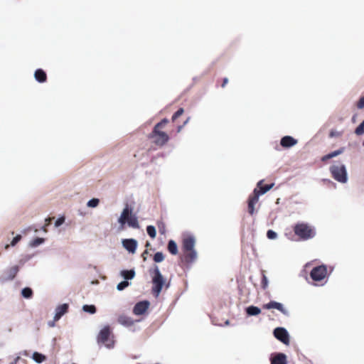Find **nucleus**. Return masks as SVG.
<instances>
[{"label":"nucleus","mask_w":364,"mask_h":364,"mask_svg":"<svg viewBox=\"0 0 364 364\" xmlns=\"http://www.w3.org/2000/svg\"><path fill=\"white\" fill-rule=\"evenodd\" d=\"M225 324L228 325L229 324V321H226Z\"/></svg>","instance_id":"nucleus-58"},{"label":"nucleus","mask_w":364,"mask_h":364,"mask_svg":"<svg viewBox=\"0 0 364 364\" xmlns=\"http://www.w3.org/2000/svg\"><path fill=\"white\" fill-rule=\"evenodd\" d=\"M164 231H165L164 228L161 225V230H160L161 235L164 234Z\"/></svg>","instance_id":"nucleus-51"},{"label":"nucleus","mask_w":364,"mask_h":364,"mask_svg":"<svg viewBox=\"0 0 364 364\" xmlns=\"http://www.w3.org/2000/svg\"><path fill=\"white\" fill-rule=\"evenodd\" d=\"M55 321H55L54 319H53V321H48V326L49 327H54V326H55Z\"/></svg>","instance_id":"nucleus-45"},{"label":"nucleus","mask_w":364,"mask_h":364,"mask_svg":"<svg viewBox=\"0 0 364 364\" xmlns=\"http://www.w3.org/2000/svg\"><path fill=\"white\" fill-rule=\"evenodd\" d=\"M357 107L358 109L364 108V96L360 98L359 101L358 102Z\"/></svg>","instance_id":"nucleus-39"},{"label":"nucleus","mask_w":364,"mask_h":364,"mask_svg":"<svg viewBox=\"0 0 364 364\" xmlns=\"http://www.w3.org/2000/svg\"><path fill=\"white\" fill-rule=\"evenodd\" d=\"M68 310V304H63L58 306L55 309L54 320L58 321Z\"/></svg>","instance_id":"nucleus-14"},{"label":"nucleus","mask_w":364,"mask_h":364,"mask_svg":"<svg viewBox=\"0 0 364 364\" xmlns=\"http://www.w3.org/2000/svg\"><path fill=\"white\" fill-rule=\"evenodd\" d=\"M263 308L265 309H275L279 311L284 316H289V311L284 308L282 303L276 301H270L269 303L264 304Z\"/></svg>","instance_id":"nucleus-11"},{"label":"nucleus","mask_w":364,"mask_h":364,"mask_svg":"<svg viewBox=\"0 0 364 364\" xmlns=\"http://www.w3.org/2000/svg\"><path fill=\"white\" fill-rule=\"evenodd\" d=\"M154 132L156 134H159V122L155 124Z\"/></svg>","instance_id":"nucleus-43"},{"label":"nucleus","mask_w":364,"mask_h":364,"mask_svg":"<svg viewBox=\"0 0 364 364\" xmlns=\"http://www.w3.org/2000/svg\"><path fill=\"white\" fill-rule=\"evenodd\" d=\"M45 240L41 237H37L30 243V246L32 247H36L44 242Z\"/></svg>","instance_id":"nucleus-26"},{"label":"nucleus","mask_w":364,"mask_h":364,"mask_svg":"<svg viewBox=\"0 0 364 364\" xmlns=\"http://www.w3.org/2000/svg\"><path fill=\"white\" fill-rule=\"evenodd\" d=\"M120 275L125 280L132 279L135 277V271L134 269L130 270H122L120 272Z\"/></svg>","instance_id":"nucleus-20"},{"label":"nucleus","mask_w":364,"mask_h":364,"mask_svg":"<svg viewBox=\"0 0 364 364\" xmlns=\"http://www.w3.org/2000/svg\"><path fill=\"white\" fill-rule=\"evenodd\" d=\"M255 204L254 203L248 202V213L252 215L255 213Z\"/></svg>","instance_id":"nucleus-38"},{"label":"nucleus","mask_w":364,"mask_h":364,"mask_svg":"<svg viewBox=\"0 0 364 364\" xmlns=\"http://www.w3.org/2000/svg\"><path fill=\"white\" fill-rule=\"evenodd\" d=\"M65 221V218H58L55 222V227H59Z\"/></svg>","instance_id":"nucleus-40"},{"label":"nucleus","mask_w":364,"mask_h":364,"mask_svg":"<svg viewBox=\"0 0 364 364\" xmlns=\"http://www.w3.org/2000/svg\"><path fill=\"white\" fill-rule=\"evenodd\" d=\"M332 159V157H331V154L329 153V154H328L324 155L323 156H322V158H321V161H327V160H328V159Z\"/></svg>","instance_id":"nucleus-41"},{"label":"nucleus","mask_w":364,"mask_h":364,"mask_svg":"<svg viewBox=\"0 0 364 364\" xmlns=\"http://www.w3.org/2000/svg\"><path fill=\"white\" fill-rule=\"evenodd\" d=\"M333 178L341 183H346L348 181L347 168L345 164L336 162L329 167Z\"/></svg>","instance_id":"nucleus-3"},{"label":"nucleus","mask_w":364,"mask_h":364,"mask_svg":"<svg viewBox=\"0 0 364 364\" xmlns=\"http://www.w3.org/2000/svg\"><path fill=\"white\" fill-rule=\"evenodd\" d=\"M184 112V109L183 108H179L173 115L172 117V119L173 120H175L176 119H177L178 117H180L181 115L183 114V113Z\"/></svg>","instance_id":"nucleus-36"},{"label":"nucleus","mask_w":364,"mask_h":364,"mask_svg":"<svg viewBox=\"0 0 364 364\" xmlns=\"http://www.w3.org/2000/svg\"><path fill=\"white\" fill-rule=\"evenodd\" d=\"M118 322L126 327L134 325V321L129 316L122 315L118 318Z\"/></svg>","instance_id":"nucleus-16"},{"label":"nucleus","mask_w":364,"mask_h":364,"mask_svg":"<svg viewBox=\"0 0 364 364\" xmlns=\"http://www.w3.org/2000/svg\"><path fill=\"white\" fill-rule=\"evenodd\" d=\"M263 181H259L257 184V188L261 195L265 194L274 186V183L262 186Z\"/></svg>","instance_id":"nucleus-18"},{"label":"nucleus","mask_w":364,"mask_h":364,"mask_svg":"<svg viewBox=\"0 0 364 364\" xmlns=\"http://www.w3.org/2000/svg\"><path fill=\"white\" fill-rule=\"evenodd\" d=\"M168 139L169 137L168 134L166 132L161 131V145L166 143L168 141Z\"/></svg>","instance_id":"nucleus-35"},{"label":"nucleus","mask_w":364,"mask_h":364,"mask_svg":"<svg viewBox=\"0 0 364 364\" xmlns=\"http://www.w3.org/2000/svg\"><path fill=\"white\" fill-rule=\"evenodd\" d=\"M363 145L364 146V140H363Z\"/></svg>","instance_id":"nucleus-60"},{"label":"nucleus","mask_w":364,"mask_h":364,"mask_svg":"<svg viewBox=\"0 0 364 364\" xmlns=\"http://www.w3.org/2000/svg\"><path fill=\"white\" fill-rule=\"evenodd\" d=\"M100 203V200L98 198H92L87 203V205L89 208H96Z\"/></svg>","instance_id":"nucleus-31"},{"label":"nucleus","mask_w":364,"mask_h":364,"mask_svg":"<svg viewBox=\"0 0 364 364\" xmlns=\"http://www.w3.org/2000/svg\"><path fill=\"white\" fill-rule=\"evenodd\" d=\"M161 280H160V287H161V291L162 290V289L164 287H165L166 289H168L170 286V284L169 282H166V279L165 278H164V277L161 274V277H160Z\"/></svg>","instance_id":"nucleus-32"},{"label":"nucleus","mask_w":364,"mask_h":364,"mask_svg":"<svg viewBox=\"0 0 364 364\" xmlns=\"http://www.w3.org/2000/svg\"><path fill=\"white\" fill-rule=\"evenodd\" d=\"M195 245L196 239L193 235H188L183 238V255L181 256L183 263L190 265L197 260L198 252L195 249Z\"/></svg>","instance_id":"nucleus-1"},{"label":"nucleus","mask_w":364,"mask_h":364,"mask_svg":"<svg viewBox=\"0 0 364 364\" xmlns=\"http://www.w3.org/2000/svg\"><path fill=\"white\" fill-rule=\"evenodd\" d=\"M20 354L24 356H28V353L26 350L21 352Z\"/></svg>","instance_id":"nucleus-47"},{"label":"nucleus","mask_w":364,"mask_h":364,"mask_svg":"<svg viewBox=\"0 0 364 364\" xmlns=\"http://www.w3.org/2000/svg\"><path fill=\"white\" fill-rule=\"evenodd\" d=\"M297 144V140L291 136H283L280 140V145L284 148H291Z\"/></svg>","instance_id":"nucleus-15"},{"label":"nucleus","mask_w":364,"mask_h":364,"mask_svg":"<svg viewBox=\"0 0 364 364\" xmlns=\"http://www.w3.org/2000/svg\"><path fill=\"white\" fill-rule=\"evenodd\" d=\"M183 125L178 126L177 128V132H180L183 128Z\"/></svg>","instance_id":"nucleus-50"},{"label":"nucleus","mask_w":364,"mask_h":364,"mask_svg":"<svg viewBox=\"0 0 364 364\" xmlns=\"http://www.w3.org/2000/svg\"><path fill=\"white\" fill-rule=\"evenodd\" d=\"M21 295L25 299H30L33 295V291L29 287H25L21 290Z\"/></svg>","instance_id":"nucleus-24"},{"label":"nucleus","mask_w":364,"mask_h":364,"mask_svg":"<svg viewBox=\"0 0 364 364\" xmlns=\"http://www.w3.org/2000/svg\"><path fill=\"white\" fill-rule=\"evenodd\" d=\"M146 232L148 233V235L152 237V238H154L156 235V228L155 227L152 226V225H149L147 226L146 228Z\"/></svg>","instance_id":"nucleus-27"},{"label":"nucleus","mask_w":364,"mask_h":364,"mask_svg":"<svg viewBox=\"0 0 364 364\" xmlns=\"http://www.w3.org/2000/svg\"><path fill=\"white\" fill-rule=\"evenodd\" d=\"M326 275L327 267L325 264L314 267L310 272L311 278L315 282H320L324 279Z\"/></svg>","instance_id":"nucleus-8"},{"label":"nucleus","mask_w":364,"mask_h":364,"mask_svg":"<svg viewBox=\"0 0 364 364\" xmlns=\"http://www.w3.org/2000/svg\"><path fill=\"white\" fill-rule=\"evenodd\" d=\"M260 196L261 194L258 191V189L257 188H255L252 194L249 196L248 202L256 204L258 202Z\"/></svg>","instance_id":"nucleus-22"},{"label":"nucleus","mask_w":364,"mask_h":364,"mask_svg":"<svg viewBox=\"0 0 364 364\" xmlns=\"http://www.w3.org/2000/svg\"><path fill=\"white\" fill-rule=\"evenodd\" d=\"M10 364H16V362H12Z\"/></svg>","instance_id":"nucleus-59"},{"label":"nucleus","mask_w":364,"mask_h":364,"mask_svg":"<svg viewBox=\"0 0 364 364\" xmlns=\"http://www.w3.org/2000/svg\"><path fill=\"white\" fill-rule=\"evenodd\" d=\"M154 260L155 262H159V252H156L154 256Z\"/></svg>","instance_id":"nucleus-44"},{"label":"nucleus","mask_w":364,"mask_h":364,"mask_svg":"<svg viewBox=\"0 0 364 364\" xmlns=\"http://www.w3.org/2000/svg\"><path fill=\"white\" fill-rule=\"evenodd\" d=\"M324 182L331 183V181L330 179H323Z\"/></svg>","instance_id":"nucleus-55"},{"label":"nucleus","mask_w":364,"mask_h":364,"mask_svg":"<svg viewBox=\"0 0 364 364\" xmlns=\"http://www.w3.org/2000/svg\"><path fill=\"white\" fill-rule=\"evenodd\" d=\"M267 237L269 240H274L277 237V233L272 230H269L267 232Z\"/></svg>","instance_id":"nucleus-33"},{"label":"nucleus","mask_w":364,"mask_h":364,"mask_svg":"<svg viewBox=\"0 0 364 364\" xmlns=\"http://www.w3.org/2000/svg\"><path fill=\"white\" fill-rule=\"evenodd\" d=\"M19 360H20V356H17V357L15 358V360H14V362H16V363L17 364V362H18Z\"/></svg>","instance_id":"nucleus-52"},{"label":"nucleus","mask_w":364,"mask_h":364,"mask_svg":"<svg viewBox=\"0 0 364 364\" xmlns=\"http://www.w3.org/2000/svg\"><path fill=\"white\" fill-rule=\"evenodd\" d=\"M228 79L227 77H225L223 79L222 87H224L226 85V84L228 83Z\"/></svg>","instance_id":"nucleus-46"},{"label":"nucleus","mask_w":364,"mask_h":364,"mask_svg":"<svg viewBox=\"0 0 364 364\" xmlns=\"http://www.w3.org/2000/svg\"><path fill=\"white\" fill-rule=\"evenodd\" d=\"M188 121H189V118H188V119L184 122V123H183V126H184V125H186V124L188 122Z\"/></svg>","instance_id":"nucleus-56"},{"label":"nucleus","mask_w":364,"mask_h":364,"mask_svg":"<svg viewBox=\"0 0 364 364\" xmlns=\"http://www.w3.org/2000/svg\"><path fill=\"white\" fill-rule=\"evenodd\" d=\"M110 335L111 332L109 326H105L99 333L98 343H103L109 349L114 348V341L110 338Z\"/></svg>","instance_id":"nucleus-5"},{"label":"nucleus","mask_w":364,"mask_h":364,"mask_svg":"<svg viewBox=\"0 0 364 364\" xmlns=\"http://www.w3.org/2000/svg\"><path fill=\"white\" fill-rule=\"evenodd\" d=\"M168 122V120L166 119H161V126L164 124H166Z\"/></svg>","instance_id":"nucleus-49"},{"label":"nucleus","mask_w":364,"mask_h":364,"mask_svg":"<svg viewBox=\"0 0 364 364\" xmlns=\"http://www.w3.org/2000/svg\"><path fill=\"white\" fill-rule=\"evenodd\" d=\"M355 134L358 136H360L364 134V120L356 127L355 129Z\"/></svg>","instance_id":"nucleus-29"},{"label":"nucleus","mask_w":364,"mask_h":364,"mask_svg":"<svg viewBox=\"0 0 364 364\" xmlns=\"http://www.w3.org/2000/svg\"><path fill=\"white\" fill-rule=\"evenodd\" d=\"M82 310L85 311V312H87V313H90L91 314H93L96 312V308L94 305H84L82 306Z\"/></svg>","instance_id":"nucleus-25"},{"label":"nucleus","mask_w":364,"mask_h":364,"mask_svg":"<svg viewBox=\"0 0 364 364\" xmlns=\"http://www.w3.org/2000/svg\"><path fill=\"white\" fill-rule=\"evenodd\" d=\"M21 235H17L16 237H14L13 238V240H11L10 245H5V249L7 250L9 247L10 245L12 246V247L15 246L21 240Z\"/></svg>","instance_id":"nucleus-30"},{"label":"nucleus","mask_w":364,"mask_h":364,"mask_svg":"<svg viewBox=\"0 0 364 364\" xmlns=\"http://www.w3.org/2000/svg\"><path fill=\"white\" fill-rule=\"evenodd\" d=\"M18 271L19 267L18 265H14L4 269L0 275V283L4 284L6 282L14 280Z\"/></svg>","instance_id":"nucleus-7"},{"label":"nucleus","mask_w":364,"mask_h":364,"mask_svg":"<svg viewBox=\"0 0 364 364\" xmlns=\"http://www.w3.org/2000/svg\"><path fill=\"white\" fill-rule=\"evenodd\" d=\"M245 312L249 316H257L261 313V309L256 306H249L245 309Z\"/></svg>","instance_id":"nucleus-19"},{"label":"nucleus","mask_w":364,"mask_h":364,"mask_svg":"<svg viewBox=\"0 0 364 364\" xmlns=\"http://www.w3.org/2000/svg\"><path fill=\"white\" fill-rule=\"evenodd\" d=\"M271 364H287V355L283 353H274L270 355Z\"/></svg>","instance_id":"nucleus-13"},{"label":"nucleus","mask_w":364,"mask_h":364,"mask_svg":"<svg viewBox=\"0 0 364 364\" xmlns=\"http://www.w3.org/2000/svg\"><path fill=\"white\" fill-rule=\"evenodd\" d=\"M294 233L303 240H308L315 237V228L307 223H298L294 228Z\"/></svg>","instance_id":"nucleus-4"},{"label":"nucleus","mask_w":364,"mask_h":364,"mask_svg":"<svg viewBox=\"0 0 364 364\" xmlns=\"http://www.w3.org/2000/svg\"><path fill=\"white\" fill-rule=\"evenodd\" d=\"M168 251L173 255H177V253L178 252V247H177V245L176 243L171 240H169L168 242Z\"/></svg>","instance_id":"nucleus-23"},{"label":"nucleus","mask_w":364,"mask_h":364,"mask_svg":"<svg viewBox=\"0 0 364 364\" xmlns=\"http://www.w3.org/2000/svg\"><path fill=\"white\" fill-rule=\"evenodd\" d=\"M273 333L274 337L284 344H289V334L285 328L277 327L274 328Z\"/></svg>","instance_id":"nucleus-9"},{"label":"nucleus","mask_w":364,"mask_h":364,"mask_svg":"<svg viewBox=\"0 0 364 364\" xmlns=\"http://www.w3.org/2000/svg\"><path fill=\"white\" fill-rule=\"evenodd\" d=\"M146 247H150V244H149V242H146Z\"/></svg>","instance_id":"nucleus-57"},{"label":"nucleus","mask_w":364,"mask_h":364,"mask_svg":"<svg viewBox=\"0 0 364 364\" xmlns=\"http://www.w3.org/2000/svg\"><path fill=\"white\" fill-rule=\"evenodd\" d=\"M334 136H336V134L333 132H331L330 134V136L333 137Z\"/></svg>","instance_id":"nucleus-54"},{"label":"nucleus","mask_w":364,"mask_h":364,"mask_svg":"<svg viewBox=\"0 0 364 364\" xmlns=\"http://www.w3.org/2000/svg\"><path fill=\"white\" fill-rule=\"evenodd\" d=\"M332 159V157H331V154L329 153V154H328L324 155L323 156H322V158H321V161H327V160H328V159Z\"/></svg>","instance_id":"nucleus-42"},{"label":"nucleus","mask_w":364,"mask_h":364,"mask_svg":"<svg viewBox=\"0 0 364 364\" xmlns=\"http://www.w3.org/2000/svg\"><path fill=\"white\" fill-rule=\"evenodd\" d=\"M148 253H149V250H146L143 252V254H142V257H144V260H146V257H145L144 255H145V254H148Z\"/></svg>","instance_id":"nucleus-48"},{"label":"nucleus","mask_w":364,"mask_h":364,"mask_svg":"<svg viewBox=\"0 0 364 364\" xmlns=\"http://www.w3.org/2000/svg\"><path fill=\"white\" fill-rule=\"evenodd\" d=\"M131 284L130 282H129L127 280H124V281H122L121 282H119L117 285V289L118 291H122L124 290L125 288H127L128 286H129Z\"/></svg>","instance_id":"nucleus-28"},{"label":"nucleus","mask_w":364,"mask_h":364,"mask_svg":"<svg viewBox=\"0 0 364 364\" xmlns=\"http://www.w3.org/2000/svg\"><path fill=\"white\" fill-rule=\"evenodd\" d=\"M345 151V148L344 147H341L336 151H333L332 152H331V156L332 158H334V157H336L338 156V155L343 154Z\"/></svg>","instance_id":"nucleus-34"},{"label":"nucleus","mask_w":364,"mask_h":364,"mask_svg":"<svg viewBox=\"0 0 364 364\" xmlns=\"http://www.w3.org/2000/svg\"><path fill=\"white\" fill-rule=\"evenodd\" d=\"M160 257H160V260H161V262H162L164 260V255H163L161 252V256Z\"/></svg>","instance_id":"nucleus-53"},{"label":"nucleus","mask_w":364,"mask_h":364,"mask_svg":"<svg viewBox=\"0 0 364 364\" xmlns=\"http://www.w3.org/2000/svg\"><path fill=\"white\" fill-rule=\"evenodd\" d=\"M34 77L38 82H45L47 79L46 73L42 69H37L34 73Z\"/></svg>","instance_id":"nucleus-17"},{"label":"nucleus","mask_w":364,"mask_h":364,"mask_svg":"<svg viewBox=\"0 0 364 364\" xmlns=\"http://www.w3.org/2000/svg\"><path fill=\"white\" fill-rule=\"evenodd\" d=\"M268 279L265 274H263L262 279V287L264 289H265L268 286Z\"/></svg>","instance_id":"nucleus-37"},{"label":"nucleus","mask_w":364,"mask_h":364,"mask_svg":"<svg viewBox=\"0 0 364 364\" xmlns=\"http://www.w3.org/2000/svg\"><path fill=\"white\" fill-rule=\"evenodd\" d=\"M118 223L122 227H123L127 223L130 228L134 229L139 228L138 218L136 215L133 213V209L127 204L124 208L118 219Z\"/></svg>","instance_id":"nucleus-2"},{"label":"nucleus","mask_w":364,"mask_h":364,"mask_svg":"<svg viewBox=\"0 0 364 364\" xmlns=\"http://www.w3.org/2000/svg\"><path fill=\"white\" fill-rule=\"evenodd\" d=\"M31 358L36 363H42L46 360V356L42 353H40L38 352H34L32 354Z\"/></svg>","instance_id":"nucleus-21"},{"label":"nucleus","mask_w":364,"mask_h":364,"mask_svg":"<svg viewBox=\"0 0 364 364\" xmlns=\"http://www.w3.org/2000/svg\"><path fill=\"white\" fill-rule=\"evenodd\" d=\"M122 245L123 247L127 251H128L130 253L134 254L136 252V248L138 246V242L135 239H132V238L123 239L122 240Z\"/></svg>","instance_id":"nucleus-12"},{"label":"nucleus","mask_w":364,"mask_h":364,"mask_svg":"<svg viewBox=\"0 0 364 364\" xmlns=\"http://www.w3.org/2000/svg\"><path fill=\"white\" fill-rule=\"evenodd\" d=\"M150 305L149 301L144 300L137 302L134 308L133 313L136 316L143 315L146 313Z\"/></svg>","instance_id":"nucleus-10"},{"label":"nucleus","mask_w":364,"mask_h":364,"mask_svg":"<svg viewBox=\"0 0 364 364\" xmlns=\"http://www.w3.org/2000/svg\"><path fill=\"white\" fill-rule=\"evenodd\" d=\"M149 274L154 284L153 294L156 297L159 296V268L154 265L153 268L149 269Z\"/></svg>","instance_id":"nucleus-6"}]
</instances>
